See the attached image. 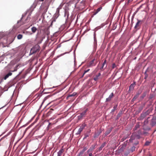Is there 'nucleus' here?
<instances>
[{"mask_svg":"<svg viewBox=\"0 0 156 156\" xmlns=\"http://www.w3.org/2000/svg\"><path fill=\"white\" fill-rule=\"evenodd\" d=\"M40 46L37 44L33 47L31 49L30 52L33 54L38 52L40 50Z\"/></svg>","mask_w":156,"mask_h":156,"instance_id":"obj_1","label":"nucleus"},{"mask_svg":"<svg viewBox=\"0 0 156 156\" xmlns=\"http://www.w3.org/2000/svg\"><path fill=\"white\" fill-rule=\"evenodd\" d=\"M144 22L143 20H140L137 19V22L136 23L134 28L136 30L139 29L141 27V25Z\"/></svg>","mask_w":156,"mask_h":156,"instance_id":"obj_2","label":"nucleus"},{"mask_svg":"<svg viewBox=\"0 0 156 156\" xmlns=\"http://www.w3.org/2000/svg\"><path fill=\"white\" fill-rule=\"evenodd\" d=\"M97 63V61L95 60V58L93 59L91 61H90L87 65V66L88 67H92L95 66Z\"/></svg>","mask_w":156,"mask_h":156,"instance_id":"obj_3","label":"nucleus"},{"mask_svg":"<svg viewBox=\"0 0 156 156\" xmlns=\"http://www.w3.org/2000/svg\"><path fill=\"white\" fill-rule=\"evenodd\" d=\"M156 124V116H153L151 120L150 125L153 127Z\"/></svg>","mask_w":156,"mask_h":156,"instance_id":"obj_4","label":"nucleus"},{"mask_svg":"<svg viewBox=\"0 0 156 156\" xmlns=\"http://www.w3.org/2000/svg\"><path fill=\"white\" fill-rule=\"evenodd\" d=\"M87 109L86 110L81 113L80 115L78 116V119H81L83 117H84L86 115V113L87 112Z\"/></svg>","mask_w":156,"mask_h":156,"instance_id":"obj_5","label":"nucleus"},{"mask_svg":"<svg viewBox=\"0 0 156 156\" xmlns=\"http://www.w3.org/2000/svg\"><path fill=\"white\" fill-rule=\"evenodd\" d=\"M59 15V10H56L55 13L54 15V20L55 21V20L57 18Z\"/></svg>","mask_w":156,"mask_h":156,"instance_id":"obj_6","label":"nucleus"},{"mask_svg":"<svg viewBox=\"0 0 156 156\" xmlns=\"http://www.w3.org/2000/svg\"><path fill=\"white\" fill-rule=\"evenodd\" d=\"M114 95L113 93H112L109 96L108 98L106 99V101L107 102L109 101H110Z\"/></svg>","mask_w":156,"mask_h":156,"instance_id":"obj_7","label":"nucleus"},{"mask_svg":"<svg viewBox=\"0 0 156 156\" xmlns=\"http://www.w3.org/2000/svg\"><path fill=\"white\" fill-rule=\"evenodd\" d=\"M146 116L145 114L143 112L141 114L140 117L138 118L139 120H142Z\"/></svg>","mask_w":156,"mask_h":156,"instance_id":"obj_8","label":"nucleus"},{"mask_svg":"<svg viewBox=\"0 0 156 156\" xmlns=\"http://www.w3.org/2000/svg\"><path fill=\"white\" fill-rule=\"evenodd\" d=\"M152 109L150 108L146 112H144V113L145 114L146 116H147V115H148L150 113V112L152 111Z\"/></svg>","mask_w":156,"mask_h":156,"instance_id":"obj_9","label":"nucleus"},{"mask_svg":"<svg viewBox=\"0 0 156 156\" xmlns=\"http://www.w3.org/2000/svg\"><path fill=\"white\" fill-rule=\"evenodd\" d=\"M135 82H134L132 84H131L129 86V90H133V89L135 86Z\"/></svg>","mask_w":156,"mask_h":156,"instance_id":"obj_10","label":"nucleus"},{"mask_svg":"<svg viewBox=\"0 0 156 156\" xmlns=\"http://www.w3.org/2000/svg\"><path fill=\"white\" fill-rule=\"evenodd\" d=\"M100 10H96L95 11L93 12L91 14V18L93 17L94 15L96 14Z\"/></svg>","mask_w":156,"mask_h":156,"instance_id":"obj_11","label":"nucleus"},{"mask_svg":"<svg viewBox=\"0 0 156 156\" xmlns=\"http://www.w3.org/2000/svg\"><path fill=\"white\" fill-rule=\"evenodd\" d=\"M100 75V73H99L98 75H96L94 77L93 79L95 81H97Z\"/></svg>","mask_w":156,"mask_h":156,"instance_id":"obj_12","label":"nucleus"},{"mask_svg":"<svg viewBox=\"0 0 156 156\" xmlns=\"http://www.w3.org/2000/svg\"><path fill=\"white\" fill-rule=\"evenodd\" d=\"M12 73H11L9 72L4 77V79L5 80H6L9 76L12 75Z\"/></svg>","mask_w":156,"mask_h":156,"instance_id":"obj_13","label":"nucleus"},{"mask_svg":"<svg viewBox=\"0 0 156 156\" xmlns=\"http://www.w3.org/2000/svg\"><path fill=\"white\" fill-rule=\"evenodd\" d=\"M0 41H1V43H2V45H3L6 42V40H5V39H4L3 38H1Z\"/></svg>","mask_w":156,"mask_h":156,"instance_id":"obj_14","label":"nucleus"},{"mask_svg":"<svg viewBox=\"0 0 156 156\" xmlns=\"http://www.w3.org/2000/svg\"><path fill=\"white\" fill-rule=\"evenodd\" d=\"M106 59H105L104 61V62H103V63H102V67L100 68V69L101 70H102V69H103V68L104 67L105 65L106 64Z\"/></svg>","mask_w":156,"mask_h":156,"instance_id":"obj_15","label":"nucleus"},{"mask_svg":"<svg viewBox=\"0 0 156 156\" xmlns=\"http://www.w3.org/2000/svg\"><path fill=\"white\" fill-rule=\"evenodd\" d=\"M150 118V117H148L146 119H145L144 121V125H146L148 124V119Z\"/></svg>","mask_w":156,"mask_h":156,"instance_id":"obj_16","label":"nucleus"},{"mask_svg":"<svg viewBox=\"0 0 156 156\" xmlns=\"http://www.w3.org/2000/svg\"><path fill=\"white\" fill-rule=\"evenodd\" d=\"M64 15L65 16H67V17H68L69 16L68 10H65Z\"/></svg>","mask_w":156,"mask_h":156,"instance_id":"obj_17","label":"nucleus"},{"mask_svg":"<svg viewBox=\"0 0 156 156\" xmlns=\"http://www.w3.org/2000/svg\"><path fill=\"white\" fill-rule=\"evenodd\" d=\"M112 129H109L108 130H107L106 132L105 133V135H107L108 134H109L110 132H111Z\"/></svg>","mask_w":156,"mask_h":156,"instance_id":"obj_18","label":"nucleus"},{"mask_svg":"<svg viewBox=\"0 0 156 156\" xmlns=\"http://www.w3.org/2000/svg\"><path fill=\"white\" fill-rule=\"evenodd\" d=\"M37 30V29L36 27H33L31 28L32 31L33 33H35Z\"/></svg>","mask_w":156,"mask_h":156,"instance_id":"obj_19","label":"nucleus"},{"mask_svg":"<svg viewBox=\"0 0 156 156\" xmlns=\"http://www.w3.org/2000/svg\"><path fill=\"white\" fill-rule=\"evenodd\" d=\"M105 143H103L101 146L99 147V151H101V150L102 149V148L104 147V146H105Z\"/></svg>","mask_w":156,"mask_h":156,"instance_id":"obj_20","label":"nucleus"},{"mask_svg":"<svg viewBox=\"0 0 156 156\" xmlns=\"http://www.w3.org/2000/svg\"><path fill=\"white\" fill-rule=\"evenodd\" d=\"M76 94V93L75 92H73V94H69L68 96L67 97H71L73 96H75Z\"/></svg>","mask_w":156,"mask_h":156,"instance_id":"obj_21","label":"nucleus"},{"mask_svg":"<svg viewBox=\"0 0 156 156\" xmlns=\"http://www.w3.org/2000/svg\"><path fill=\"white\" fill-rule=\"evenodd\" d=\"M23 37V35L21 34H19L17 36V38L18 39L20 40Z\"/></svg>","mask_w":156,"mask_h":156,"instance_id":"obj_22","label":"nucleus"},{"mask_svg":"<svg viewBox=\"0 0 156 156\" xmlns=\"http://www.w3.org/2000/svg\"><path fill=\"white\" fill-rule=\"evenodd\" d=\"M139 96L137 95L136 94L134 96L133 98L132 99L133 101H134Z\"/></svg>","mask_w":156,"mask_h":156,"instance_id":"obj_23","label":"nucleus"},{"mask_svg":"<svg viewBox=\"0 0 156 156\" xmlns=\"http://www.w3.org/2000/svg\"><path fill=\"white\" fill-rule=\"evenodd\" d=\"M140 125L139 124H136L135 125V127H134V128L133 129L134 130H136L137 129L139 128L140 127Z\"/></svg>","mask_w":156,"mask_h":156,"instance_id":"obj_24","label":"nucleus"},{"mask_svg":"<svg viewBox=\"0 0 156 156\" xmlns=\"http://www.w3.org/2000/svg\"><path fill=\"white\" fill-rule=\"evenodd\" d=\"M86 126V125L84 123L83 124L80 126V128L83 130L84 127Z\"/></svg>","mask_w":156,"mask_h":156,"instance_id":"obj_25","label":"nucleus"},{"mask_svg":"<svg viewBox=\"0 0 156 156\" xmlns=\"http://www.w3.org/2000/svg\"><path fill=\"white\" fill-rule=\"evenodd\" d=\"M117 106H118V105H115L114 106L113 109H112V112H114L115 111V110L116 109L117 107Z\"/></svg>","mask_w":156,"mask_h":156,"instance_id":"obj_26","label":"nucleus"},{"mask_svg":"<svg viewBox=\"0 0 156 156\" xmlns=\"http://www.w3.org/2000/svg\"><path fill=\"white\" fill-rule=\"evenodd\" d=\"M146 92H144L143 93L142 95L141 96L140 98L142 99L144 98V97L146 96Z\"/></svg>","mask_w":156,"mask_h":156,"instance_id":"obj_27","label":"nucleus"},{"mask_svg":"<svg viewBox=\"0 0 156 156\" xmlns=\"http://www.w3.org/2000/svg\"><path fill=\"white\" fill-rule=\"evenodd\" d=\"M82 130H83L81 129L80 128L77 132V134H80L81 132L82 131Z\"/></svg>","mask_w":156,"mask_h":156,"instance_id":"obj_28","label":"nucleus"},{"mask_svg":"<svg viewBox=\"0 0 156 156\" xmlns=\"http://www.w3.org/2000/svg\"><path fill=\"white\" fill-rule=\"evenodd\" d=\"M93 150V149H92L91 148H90H90L88 150V151H87V153H92V152Z\"/></svg>","mask_w":156,"mask_h":156,"instance_id":"obj_29","label":"nucleus"},{"mask_svg":"<svg viewBox=\"0 0 156 156\" xmlns=\"http://www.w3.org/2000/svg\"><path fill=\"white\" fill-rule=\"evenodd\" d=\"M18 66H16L15 68H14V69L13 70H12V71H11V72H15V71H16L17 70V67H18Z\"/></svg>","mask_w":156,"mask_h":156,"instance_id":"obj_30","label":"nucleus"},{"mask_svg":"<svg viewBox=\"0 0 156 156\" xmlns=\"http://www.w3.org/2000/svg\"><path fill=\"white\" fill-rule=\"evenodd\" d=\"M96 144H94L91 145V147H90V148H91L93 150L95 149V147L96 146Z\"/></svg>","mask_w":156,"mask_h":156,"instance_id":"obj_31","label":"nucleus"},{"mask_svg":"<svg viewBox=\"0 0 156 156\" xmlns=\"http://www.w3.org/2000/svg\"><path fill=\"white\" fill-rule=\"evenodd\" d=\"M150 143V142L148 141H147L146 142V143L145 144V145H146V146H148L149 145Z\"/></svg>","mask_w":156,"mask_h":156,"instance_id":"obj_32","label":"nucleus"},{"mask_svg":"<svg viewBox=\"0 0 156 156\" xmlns=\"http://www.w3.org/2000/svg\"><path fill=\"white\" fill-rule=\"evenodd\" d=\"M121 113H119L117 114V119H118L121 116Z\"/></svg>","mask_w":156,"mask_h":156,"instance_id":"obj_33","label":"nucleus"},{"mask_svg":"<svg viewBox=\"0 0 156 156\" xmlns=\"http://www.w3.org/2000/svg\"><path fill=\"white\" fill-rule=\"evenodd\" d=\"M141 90H139L138 91V92H137V93L136 94L137 95H138L139 96V95L141 94Z\"/></svg>","mask_w":156,"mask_h":156,"instance_id":"obj_34","label":"nucleus"},{"mask_svg":"<svg viewBox=\"0 0 156 156\" xmlns=\"http://www.w3.org/2000/svg\"><path fill=\"white\" fill-rule=\"evenodd\" d=\"M89 70H90V69H87V70H85V71H84V73H83V76L84 75V74H85L86 73H87V72H88Z\"/></svg>","mask_w":156,"mask_h":156,"instance_id":"obj_35","label":"nucleus"},{"mask_svg":"<svg viewBox=\"0 0 156 156\" xmlns=\"http://www.w3.org/2000/svg\"><path fill=\"white\" fill-rule=\"evenodd\" d=\"M64 151V149L63 148H62L59 151L62 154Z\"/></svg>","mask_w":156,"mask_h":156,"instance_id":"obj_36","label":"nucleus"},{"mask_svg":"<svg viewBox=\"0 0 156 156\" xmlns=\"http://www.w3.org/2000/svg\"><path fill=\"white\" fill-rule=\"evenodd\" d=\"M116 67V65L115 63H113L112 65V69H114L115 67Z\"/></svg>","mask_w":156,"mask_h":156,"instance_id":"obj_37","label":"nucleus"},{"mask_svg":"<svg viewBox=\"0 0 156 156\" xmlns=\"http://www.w3.org/2000/svg\"><path fill=\"white\" fill-rule=\"evenodd\" d=\"M83 152L82 151H81L80 152L79 154V156H81L83 154Z\"/></svg>","mask_w":156,"mask_h":156,"instance_id":"obj_38","label":"nucleus"},{"mask_svg":"<svg viewBox=\"0 0 156 156\" xmlns=\"http://www.w3.org/2000/svg\"><path fill=\"white\" fill-rule=\"evenodd\" d=\"M62 155V153L58 151V156H61Z\"/></svg>","mask_w":156,"mask_h":156,"instance_id":"obj_39","label":"nucleus"},{"mask_svg":"<svg viewBox=\"0 0 156 156\" xmlns=\"http://www.w3.org/2000/svg\"><path fill=\"white\" fill-rule=\"evenodd\" d=\"M89 136V135L87 134H86L85 135V136L83 138V139H85L87 138V137Z\"/></svg>","mask_w":156,"mask_h":156,"instance_id":"obj_40","label":"nucleus"},{"mask_svg":"<svg viewBox=\"0 0 156 156\" xmlns=\"http://www.w3.org/2000/svg\"><path fill=\"white\" fill-rule=\"evenodd\" d=\"M23 16H22V18H21V20H19V21H18V23H20V22H21L22 20V18H23Z\"/></svg>","mask_w":156,"mask_h":156,"instance_id":"obj_41","label":"nucleus"},{"mask_svg":"<svg viewBox=\"0 0 156 156\" xmlns=\"http://www.w3.org/2000/svg\"><path fill=\"white\" fill-rule=\"evenodd\" d=\"M87 149V147H84L83 148V149L85 151H86Z\"/></svg>","mask_w":156,"mask_h":156,"instance_id":"obj_42","label":"nucleus"},{"mask_svg":"<svg viewBox=\"0 0 156 156\" xmlns=\"http://www.w3.org/2000/svg\"><path fill=\"white\" fill-rule=\"evenodd\" d=\"M89 156H94V155H93L92 153H89Z\"/></svg>","mask_w":156,"mask_h":156,"instance_id":"obj_43","label":"nucleus"},{"mask_svg":"<svg viewBox=\"0 0 156 156\" xmlns=\"http://www.w3.org/2000/svg\"><path fill=\"white\" fill-rule=\"evenodd\" d=\"M102 9V8L101 7H100L99 8H98L97 10H101Z\"/></svg>","mask_w":156,"mask_h":156,"instance_id":"obj_44","label":"nucleus"},{"mask_svg":"<svg viewBox=\"0 0 156 156\" xmlns=\"http://www.w3.org/2000/svg\"><path fill=\"white\" fill-rule=\"evenodd\" d=\"M126 144H127V143H126V142H125L124 143V146H125V147H126Z\"/></svg>","mask_w":156,"mask_h":156,"instance_id":"obj_45","label":"nucleus"},{"mask_svg":"<svg viewBox=\"0 0 156 156\" xmlns=\"http://www.w3.org/2000/svg\"><path fill=\"white\" fill-rule=\"evenodd\" d=\"M142 6V5H141V6H140V7H139V8H137V10H139V9H140L141 7Z\"/></svg>","mask_w":156,"mask_h":156,"instance_id":"obj_46","label":"nucleus"},{"mask_svg":"<svg viewBox=\"0 0 156 156\" xmlns=\"http://www.w3.org/2000/svg\"><path fill=\"white\" fill-rule=\"evenodd\" d=\"M133 140V139L132 138H131L129 140L130 141H131L132 140Z\"/></svg>","mask_w":156,"mask_h":156,"instance_id":"obj_47","label":"nucleus"},{"mask_svg":"<svg viewBox=\"0 0 156 156\" xmlns=\"http://www.w3.org/2000/svg\"><path fill=\"white\" fill-rule=\"evenodd\" d=\"M137 12V11H136L133 14V15L134 16L135 15V14Z\"/></svg>","mask_w":156,"mask_h":156,"instance_id":"obj_48","label":"nucleus"},{"mask_svg":"<svg viewBox=\"0 0 156 156\" xmlns=\"http://www.w3.org/2000/svg\"><path fill=\"white\" fill-rule=\"evenodd\" d=\"M33 6H34V8L33 9L35 8V6H36L35 4H33Z\"/></svg>","mask_w":156,"mask_h":156,"instance_id":"obj_49","label":"nucleus"},{"mask_svg":"<svg viewBox=\"0 0 156 156\" xmlns=\"http://www.w3.org/2000/svg\"><path fill=\"white\" fill-rule=\"evenodd\" d=\"M132 1V0H128V2H131Z\"/></svg>","mask_w":156,"mask_h":156,"instance_id":"obj_50","label":"nucleus"},{"mask_svg":"<svg viewBox=\"0 0 156 156\" xmlns=\"http://www.w3.org/2000/svg\"><path fill=\"white\" fill-rule=\"evenodd\" d=\"M82 151L83 152H84L85 151H84L83 149V150L81 151Z\"/></svg>","mask_w":156,"mask_h":156,"instance_id":"obj_51","label":"nucleus"},{"mask_svg":"<svg viewBox=\"0 0 156 156\" xmlns=\"http://www.w3.org/2000/svg\"><path fill=\"white\" fill-rule=\"evenodd\" d=\"M82 151L83 152H84L85 151H84L83 149V150L81 151Z\"/></svg>","mask_w":156,"mask_h":156,"instance_id":"obj_52","label":"nucleus"},{"mask_svg":"<svg viewBox=\"0 0 156 156\" xmlns=\"http://www.w3.org/2000/svg\"><path fill=\"white\" fill-rule=\"evenodd\" d=\"M38 0L40 2H42L44 1V0Z\"/></svg>","mask_w":156,"mask_h":156,"instance_id":"obj_53","label":"nucleus"},{"mask_svg":"<svg viewBox=\"0 0 156 156\" xmlns=\"http://www.w3.org/2000/svg\"><path fill=\"white\" fill-rule=\"evenodd\" d=\"M51 124V123H49V125H50Z\"/></svg>","mask_w":156,"mask_h":156,"instance_id":"obj_54","label":"nucleus"},{"mask_svg":"<svg viewBox=\"0 0 156 156\" xmlns=\"http://www.w3.org/2000/svg\"><path fill=\"white\" fill-rule=\"evenodd\" d=\"M107 65H106V66H105V68H106V66H107Z\"/></svg>","mask_w":156,"mask_h":156,"instance_id":"obj_55","label":"nucleus"},{"mask_svg":"<svg viewBox=\"0 0 156 156\" xmlns=\"http://www.w3.org/2000/svg\"><path fill=\"white\" fill-rule=\"evenodd\" d=\"M146 77H145V79H146Z\"/></svg>","mask_w":156,"mask_h":156,"instance_id":"obj_56","label":"nucleus"},{"mask_svg":"<svg viewBox=\"0 0 156 156\" xmlns=\"http://www.w3.org/2000/svg\"><path fill=\"white\" fill-rule=\"evenodd\" d=\"M94 41H95V38L94 39Z\"/></svg>","mask_w":156,"mask_h":156,"instance_id":"obj_57","label":"nucleus"}]
</instances>
